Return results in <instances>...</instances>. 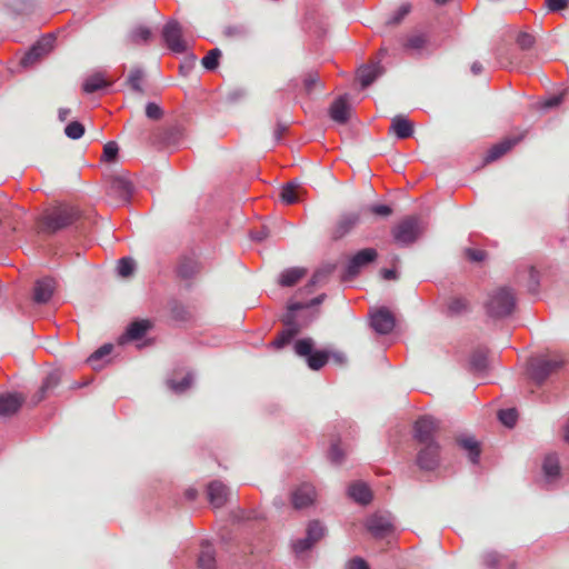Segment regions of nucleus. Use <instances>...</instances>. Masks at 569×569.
I'll list each match as a JSON object with an SVG mask.
<instances>
[{
    "mask_svg": "<svg viewBox=\"0 0 569 569\" xmlns=\"http://www.w3.org/2000/svg\"><path fill=\"white\" fill-rule=\"evenodd\" d=\"M78 219L79 211L74 207L59 204L43 212L40 218V228L42 231L53 233L74 223Z\"/></svg>",
    "mask_w": 569,
    "mask_h": 569,
    "instance_id": "f257e3e1",
    "label": "nucleus"
},
{
    "mask_svg": "<svg viewBox=\"0 0 569 569\" xmlns=\"http://www.w3.org/2000/svg\"><path fill=\"white\" fill-rule=\"evenodd\" d=\"M516 309V296L510 288L500 287L495 289L486 302L487 313L492 318H505Z\"/></svg>",
    "mask_w": 569,
    "mask_h": 569,
    "instance_id": "f03ea898",
    "label": "nucleus"
},
{
    "mask_svg": "<svg viewBox=\"0 0 569 569\" xmlns=\"http://www.w3.org/2000/svg\"><path fill=\"white\" fill-rule=\"evenodd\" d=\"M565 365L561 356L550 358H535L529 363L530 377L537 382L542 383L551 373L557 372Z\"/></svg>",
    "mask_w": 569,
    "mask_h": 569,
    "instance_id": "7ed1b4c3",
    "label": "nucleus"
},
{
    "mask_svg": "<svg viewBox=\"0 0 569 569\" xmlns=\"http://www.w3.org/2000/svg\"><path fill=\"white\" fill-rule=\"evenodd\" d=\"M421 232L420 220L415 216L405 218L392 229L395 241L401 246L415 242Z\"/></svg>",
    "mask_w": 569,
    "mask_h": 569,
    "instance_id": "20e7f679",
    "label": "nucleus"
},
{
    "mask_svg": "<svg viewBox=\"0 0 569 569\" xmlns=\"http://www.w3.org/2000/svg\"><path fill=\"white\" fill-rule=\"evenodd\" d=\"M56 38L52 34L39 39L21 58L20 66L30 68L48 56L54 47Z\"/></svg>",
    "mask_w": 569,
    "mask_h": 569,
    "instance_id": "39448f33",
    "label": "nucleus"
},
{
    "mask_svg": "<svg viewBox=\"0 0 569 569\" xmlns=\"http://www.w3.org/2000/svg\"><path fill=\"white\" fill-rule=\"evenodd\" d=\"M378 257V252L373 248H366L358 251L348 262L346 268V273L343 276L345 280H351L356 276L359 274L360 270L373 262Z\"/></svg>",
    "mask_w": 569,
    "mask_h": 569,
    "instance_id": "423d86ee",
    "label": "nucleus"
},
{
    "mask_svg": "<svg viewBox=\"0 0 569 569\" xmlns=\"http://www.w3.org/2000/svg\"><path fill=\"white\" fill-rule=\"evenodd\" d=\"M438 431L439 422L432 417H421L415 423V438L420 445L436 442L435 437Z\"/></svg>",
    "mask_w": 569,
    "mask_h": 569,
    "instance_id": "0eeeda50",
    "label": "nucleus"
},
{
    "mask_svg": "<svg viewBox=\"0 0 569 569\" xmlns=\"http://www.w3.org/2000/svg\"><path fill=\"white\" fill-rule=\"evenodd\" d=\"M162 37L168 48L173 52L181 53L186 51L187 46L182 39V30L178 22L169 21L162 30Z\"/></svg>",
    "mask_w": 569,
    "mask_h": 569,
    "instance_id": "6e6552de",
    "label": "nucleus"
},
{
    "mask_svg": "<svg viewBox=\"0 0 569 569\" xmlns=\"http://www.w3.org/2000/svg\"><path fill=\"white\" fill-rule=\"evenodd\" d=\"M440 461V447L437 442L422 445L418 455L417 463L423 470H433Z\"/></svg>",
    "mask_w": 569,
    "mask_h": 569,
    "instance_id": "1a4fd4ad",
    "label": "nucleus"
},
{
    "mask_svg": "<svg viewBox=\"0 0 569 569\" xmlns=\"http://www.w3.org/2000/svg\"><path fill=\"white\" fill-rule=\"evenodd\" d=\"M525 137V133H520L517 136H509L503 138L498 143L493 144L487 152V154L483 158V162L490 163L502 156H505L508 151H510L516 144H518Z\"/></svg>",
    "mask_w": 569,
    "mask_h": 569,
    "instance_id": "9d476101",
    "label": "nucleus"
},
{
    "mask_svg": "<svg viewBox=\"0 0 569 569\" xmlns=\"http://www.w3.org/2000/svg\"><path fill=\"white\" fill-rule=\"evenodd\" d=\"M429 43L430 37L428 32L413 30L403 38L402 48L407 52L421 54L422 51L427 50Z\"/></svg>",
    "mask_w": 569,
    "mask_h": 569,
    "instance_id": "9b49d317",
    "label": "nucleus"
},
{
    "mask_svg": "<svg viewBox=\"0 0 569 569\" xmlns=\"http://www.w3.org/2000/svg\"><path fill=\"white\" fill-rule=\"evenodd\" d=\"M133 186L126 174H114L109 180V193L119 200L128 201Z\"/></svg>",
    "mask_w": 569,
    "mask_h": 569,
    "instance_id": "f8f14e48",
    "label": "nucleus"
},
{
    "mask_svg": "<svg viewBox=\"0 0 569 569\" xmlns=\"http://www.w3.org/2000/svg\"><path fill=\"white\" fill-rule=\"evenodd\" d=\"M24 400L21 393H0V417L10 418L16 415L22 407Z\"/></svg>",
    "mask_w": 569,
    "mask_h": 569,
    "instance_id": "ddd939ff",
    "label": "nucleus"
},
{
    "mask_svg": "<svg viewBox=\"0 0 569 569\" xmlns=\"http://www.w3.org/2000/svg\"><path fill=\"white\" fill-rule=\"evenodd\" d=\"M395 317L388 309H380L371 317L372 328L380 335H387L395 328Z\"/></svg>",
    "mask_w": 569,
    "mask_h": 569,
    "instance_id": "4468645a",
    "label": "nucleus"
},
{
    "mask_svg": "<svg viewBox=\"0 0 569 569\" xmlns=\"http://www.w3.org/2000/svg\"><path fill=\"white\" fill-rule=\"evenodd\" d=\"M295 318V313L288 310V315L286 316L284 320V323L288 326V328L282 330L272 341L273 347L278 349L283 348L293 339L295 336L299 333L300 327L296 323Z\"/></svg>",
    "mask_w": 569,
    "mask_h": 569,
    "instance_id": "2eb2a0df",
    "label": "nucleus"
},
{
    "mask_svg": "<svg viewBox=\"0 0 569 569\" xmlns=\"http://www.w3.org/2000/svg\"><path fill=\"white\" fill-rule=\"evenodd\" d=\"M360 221V213L350 211L342 213L336 222L332 230V237L340 239L350 232L353 227Z\"/></svg>",
    "mask_w": 569,
    "mask_h": 569,
    "instance_id": "dca6fc26",
    "label": "nucleus"
},
{
    "mask_svg": "<svg viewBox=\"0 0 569 569\" xmlns=\"http://www.w3.org/2000/svg\"><path fill=\"white\" fill-rule=\"evenodd\" d=\"M56 289V281L50 277H44L36 281L33 287V301L37 303H47Z\"/></svg>",
    "mask_w": 569,
    "mask_h": 569,
    "instance_id": "f3484780",
    "label": "nucleus"
},
{
    "mask_svg": "<svg viewBox=\"0 0 569 569\" xmlns=\"http://www.w3.org/2000/svg\"><path fill=\"white\" fill-rule=\"evenodd\" d=\"M367 529L372 536L382 538L392 531V523L387 516L373 515L367 520Z\"/></svg>",
    "mask_w": 569,
    "mask_h": 569,
    "instance_id": "a211bd4d",
    "label": "nucleus"
},
{
    "mask_svg": "<svg viewBox=\"0 0 569 569\" xmlns=\"http://www.w3.org/2000/svg\"><path fill=\"white\" fill-rule=\"evenodd\" d=\"M151 328L152 322L148 319L134 320L128 326L124 335L120 337L119 342L124 343L129 340L141 339Z\"/></svg>",
    "mask_w": 569,
    "mask_h": 569,
    "instance_id": "6ab92c4d",
    "label": "nucleus"
},
{
    "mask_svg": "<svg viewBox=\"0 0 569 569\" xmlns=\"http://www.w3.org/2000/svg\"><path fill=\"white\" fill-rule=\"evenodd\" d=\"M316 490L313 486L303 483L292 493V505L296 509H302L313 503Z\"/></svg>",
    "mask_w": 569,
    "mask_h": 569,
    "instance_id": "aec40b11",
    "label": "nucleus"
},
{
    "mask_svg": "<svg viewBox=\"0 0 569 569\" xmlns=\"http://www.w3.org/2000/svg\"><path fill=\"white\" fill-rule=\"evenodd\" d=\"M350 113L351 107L347 97H339L329 108L330 118L340 124H345L349 120Z\"/></svg>",
    "mask_w": 569,
    "mask_h": 569,
    "instance_id": "412c9836",
    "label": "nucleus"
},
{
    "mask_svg": "<svg viewBox=\"0 0 569 569\" xmlns=\"http://www.w3.org/2000/svg\"><path fill=\"white\" fill-rule=\"evenodd\" d=\"M229 490L224 483L214 480L208 486V498L213 508H221L228 501Z\"/></svg>",
    "mask_w": 569,
    "mask_h": 569,
    "instance_id": "4be33fe9",
    "label": "nucleus"
},
{
    "mask_svg": "<svg viewBox=\"0 0 569 569\" xmlns=\"http://www.w3.org/2000/svg\"><path fill=\"white\" fill-rule=\"evenodd\" d=\"M390 130L399 139H407L413 133V123L407 117L398 114L392 118Z\"/></svg>",
    "mask_w": 569,
    "mask_h": 569,
    "instance_id": "5701e85b",
    "label": "nucleus"
},
{
    "mask_svg": "<svg viewBox=\"0 0 569 569\" xmlns=\"http://www.w3.org/2000/svg\"><path fill=\"white\" fill-rule=\"evenodd\" d=\"M60 380L61 373L58 370L48 373L39 391L32 397V401L36 405L42 401L47 397V393L53 390L60 383Z\"/></svg>",
    "mask_w": 569,
    "mask_h": 569,
    "instance_id": "b1692460",
    "label": "nucleus"
},
{
    "mask_svg": "<svg viewBox=\"0 0 569 569\" xmlns=\"http://www.w3.org/2000/svg\"><path fill=\"white\" fill-rule=\"evenodd\" d=\"M200 272V264L193 258H182L177 267L178 276L183 280H192Z\"/></svg>",
    "mask_w": 569,
    "mask_h": 569,
    "instance_id": "393cba45",
    "label": "nucleus"
},
{
    "mask_svg": "<svg viewBox=\"0 0 569 569\" xmlns=\"http://www.w3.org/2000/svg\"><path fill=\"white\" fill-rule=\"evenodd\" d=\"M383 72L379 63L361 67L358 71L360 83L363 88L369 87Z\"/></svg>",
    "mask_w": 569,
    "mask_h": 569,
    "instance_id": "a878e982",
    "label": "nucleus"
},
{
    "mask_svg": "<svg viewBox=\"0 0 569 569\" xmlns=\"http://www.w3.org/2000/svg\"><path fill=\"white\" fill-rule=\"evenodd\" d=\"M349 496L361 505H367L372 499V493L369 487L363 482H355L348 489Z\"/></svg>",
    "mask_w": 569,
    "mask_h": 569,
    "instance_id": "bb28decb",
    "label": "nucleus"
},
{
    "mask_svg": "<svg viewBox=\"0 0 569 569\" xmlns=\"http://www.w3.org/2000/svg\"><path fill=\"white\" fill-rule=\"evenodd\" d=\"M111 84V81L107 80L102 72H97L89 76L83 84L82 89L86 93H93L97 90L107 88Z\"/></svg>",
    "mask_w": 569,
    "mask_h": 569,
    "instance_id": "cd10ccee",
    "label": "nucleus"
},
{
    "mask_svg": "<svg viewBox=\"0 0 569 569\" xmlns=\"http://www.w3.org/2000/svg\"><path fill=\"white\" fill-rule=\"evenodd\" d=\"M182 134H183L182 128L180 126L176 124V126H171V127L164 129L163 131H161L158 134L157 140L160 143H163L167 146L176 144L180 140Z\"/></svg>",
    "mask_w": 569,
    "mask_h": 569,
    "instance_id": "c85d7f7f",
    "label": "nucleus"
},
{
    "mask_svg": "<svg viewBox=\"0 0 569 569\" xmlns=\"http://www.w3.org/2000/svg\"><path fill=\"white\" fill-rule=\"evenodd\" d=\"M307 273L305 268H290L281 273L280 284L283 287H292Z\"/></svg>",
    "mask_w": 569,
    "mask_h": 569,
    "instance_id": "c756f323",
    "label": "nucleus"
},
{
    "mask_svg": "<svg viewBox=\"0 0 569 569\" xmlns=\"http://www.w3.org/2000/svg\"><path fill=\"white\" fill-rule=\"evenodd\" d=\"M457 441L461 448L468 451L470 461L477 463L480 456L479 442L472 437L460 438Z\"/></svg>",
    "mask_w": 569,
    "mask_h": 569,
    "instance_id": "7c9ffc66",
    "label": "nucleus"
},
{
    "mask_svg": "<svg viewBox=\"0 0 569 569\" xmlns=\"http://www.w3.org/2000/svg\"><path fill=\"white\" fill-rule=\"evenodd\" d=\"M303 90L307 94H311L315 90H321L323 83L320 81L317 71H309L303 76Z\"/></svg>",
    "mask_w": 569,
    "mask_h": 569,
    "instance_id": "2f4dec72",
    "label": "nucleus"
},
{
    "mask_svg": "<svg viewBox=\"0 0 569 569\" xmlns=\"http://www.w3.org/2000/svg\"><path fill=\"white\" fill-rule=\"evenodd\" d=\"M151 38V31L144 26L132 29L127 36V42L138 44L140 41L147 42Z\"/></svg>",
    "mask_w": 569,
    "mask_h": 569,
    "instance_id": "473e14b6",
    "label": "nucleus"
},
{
    "mask_svg": "<svg viewBox=\"0 0 569 569\" xmlns=\"http://www.w3.org/2000/svg\"><path fill=\"white\" fill-rule=\"evenodd\" d=\"M199 567L202 569H213L216 559H214V552L213 549L207 545L203 546L201 549V552L198 558Z\"/></svg>",
    "mask_w": 569,
    "mask_h": 569,
    "instance_id": "72a5a7b5",
    "label": "nucleus"
},
{
    "mask_svg": "<svg viewBox=\"0 0 569 569\" xmlns=\"http://www.w3.org/2000/svg\"><path fill=\"white\" fill-rule=\"evenodd\" d=\"M329 360V355L326 351H316L309 355L307 363L310 369L319 370L326 366Z\"/></svg>",
    "mask_w": 569,
    "mask_h": 569,
    "instance_id": "f704fd0d",
    "label": "nucleus"
},
{
    "mask_svg": "<svg viewBox=\"0 0 569 569\" xmlns=\"http://www.w3.org/2000/svg\"><path fill=\"white\" fill-rule=\"evenodd\" d=\"M543 472L547 477H557L560 472L559 459L556 455H548L545 458Z\"/></svg>",
    "mask_w": 569,
    "mask_h": 569,
    "instance_id": "c9c22d12",
    "label": "nucleus"
},
{
    "mask_svg": "<svg viewBox=\"0 0 569 569\" xmlns=\"http://www.w3.org/2000/svg\"><path fill=\"white\" fill-rule=\"evenodd\" d=\"M298 189L299 184L295 182H289L286 186H283L281 190V199L287 204H292L298 201Z\"/></svg>",
    "mask_w": 569,
    "mask_h": 569,
    "instance_id": "e433bc0d",
    "label": "nucleus"
},
{
    "mask_svg": "<svg viewBox=\"0 0 569 569\" xmlns=\"http://www.w3.org/2000/svg\"><path fill=\"white\" fill-rule=\"evenodd\" d=\"M143 71L140 68H133L130 70L127 83L130 88L137 92H143L142 89Z\"/></svg>",
    "mask_w": 569,
    "mask_h": 569,
    "instance_id": "4c0bfd02",
    "label": "nucleus"
},
{
    "mask_svg": "<svg viewBox=\"0 0 569 569\" xmlns=\"http://www.w3.org/2000/svg\"><path fill=\"white\" fill-rule=\"evenodd\" d=\"M221 57V51L218 48L210 50L201 60L203 68L207 70H214L219 64V58Z\"/></svg>",
    "mask_w": 569,
    "mask_h": 569,
    "instance_id": "58836bf2",
    "label": "nucleus"
},
{
    "mask_svg": "<svg viewBox=\"0 0 569 569\" xmlns=\"http://www.w3.org/2000/svg\"><path fill=\"white\" fill-rule=\"evenodd\" d=\"M192 383V375L187 373L180 381H176L173 379L168 380L167 385L168 387L176 393H182L188 388H190Z\"/></svg>",
    "mask_w": 569,
    "mask_h": 569,
    "instance_id": "ea45409f",
    "label": "nucleus"
},
{
    "mask_svg": "<svg viewBox=\"0 0 569 569\" xmlns=\"http://www.w3.org/2000/svg\"><path fill=\"white\" fill-rule=\"evenodd\" d=\"M313 341L311 338H303L295 343V351L300 357H309L312 353Z\"/></svg>",
    "mask_w": 569,
    "mask_h": 569,
    "instance_id": "a19ab883",
    "label": "nucleus"
},
{
    "mask_svg": "<svg viewBox=\"0 0 569 569\" xmlns=\"http://www.w3.org/2000/svg\"><path fill=\"white\" fill-rule=\"evenodd\" d=\"M136 263L131 258H121L118 262V273L122 278H128L133 274Z\"/></svg>",
    "mask_w": 569,
    "mask_h": 569,
    "instance_id": "79ce46f5",
    "label": "nucleus"
},
{
    "mask_svg": "<svg viewBox=\"0 0 569 569\" xmlns=\"http://www.w3.org/2000/svg\"><path fill=\"white\" fill-rule=\"evenodd\" d=\"M498 418L503 426L512 428L517 422L518 415L516 409H502L498 412Z\"/></svg>",
    "mask_w": 569,
    "mask_h": 569,
    "instance_id": "37998d69",
    "label": "nucleus"
},
{
    "mask_svg": "<svg viewBox=\"0 0 569 569\" xmlns=\"http://www.w3.org/2000/svg\"><path fill=\"white\" fill-rule=\"evenodd\" d=\"M325 529L318 521H312L307 528V537L313 543L319 541L323 537Z\"/></svg>",
    "mask_w": 569,
    "mask_h": 569,
    "instance_id": "c03bdc74",
    "label": "nucleus"
},
{
    "mask_svg": "<svg viewBox=\"0 0 569 569\" xmlns=\"http://www.w3.org/2000/svg\"><path fill=\"white\" fill-rule=\"evenodd\" d=\"M112 350H113V345L106 343V345L101 346L98 350H96L88 358L87 361L92 366V368H96V362L99 361L100 359H102L103 357L110 355Z\"/></svg>",
    "mask_w": 569,
    "mask_h": 569,
    "instance_id": "a18cd8bd",
    "label": "nucleus"
},
{
    "mask_svg": "<svg viewBox=\"0 0 569 569\" xmlns=\"http://www.w3.org/2000/svg\"><path fill=\"white\" fill-rule=\"evenodd\" d=\"M64 133L68 138L77 140L83 136L84 127L78 121H72L66 127Z\"/></svg>",
    "mask_w": 569,
    "mask_h": 569,
    "instance_id": "49530a36",
    "label": "nucleus"
},
{
    "mask_svg": "<svg viewBox=\"0 0 569 569\" xmlns=\"http://www.w3.org/2000/svg\"><path fill=\"white\" fill-rule=\"evenodd\" d=\"M118 144L114 141H109L103 147L102 158L104 161L111 162L114 161L118 156Z\"/></svg>",
    "mask_w": 569,
    "mask_h": 569,
    "instance_id": "de8ad7c7",
    "label": "nucleus"
},
{
    "mask_svg": "<svg viewBox=\"0 0 569 569\" xmlns=\"http://www.w3.org/2000/svg\"><path fill=\"white\" fill-rule=\"evenodd\" d=\"M333 271L332 266L325 267L322 269H319L315 272L312 276L309 286H316L322 281H325Z\"/></svg>",
    "mask_w": 569,
    "mask_h": 569,
    "instance_id": "09e8293b",
    "label": "nucleus"
},
{
    "mask_svg": "<svg viewBox=\"0 0 569 569\" xmlns=\"http://www.w3.org/2000/svg\"><path fill=\"white\" fill-rule=\"evenodd\" d=\"M146 116L151 120H160L163 111L156 102H148L146 106Z\"/></svg>",
    "mask_w": 569,
    "mask_h": 569,
    "instance_id": "8fccbe9b",
    "label": "nucleus"
},
{
    "mask_svg": "<svg viewBox=\"0 0 569 569\" xmlns=\"http://www.w3.org/2000/svg\"><path fill=\"white\" fill-rule=\"evenodd\" d=\"M345 452L340 448L339 442H333L330 447L329 458L331 462L339 465L343 461Z\"/></svg>",
    "mask_w": 569,
    "mask_h": 569,
    "instance_id": "3c124183",
    "label": "nucleus"
},
{
    "mask_svg": "<svg viewBox=\"0 0 569 569\" xmlns=\"http://www.w3.org/2000/svg\"><path fill=\"white\" fill-rule=\"evenodd\" d=\"M325 296L321 295L315 299H312L310 302L308 303H302V302H293V303H290L288 309L290 312H296L298 310H301V309H305V308H309V307H312V306H316V305H319L322 302Z\"/></svg>",
    "mask_w": 569,
    "mask_h": 569,
    "instance_id": "603ef678",
    "label": "nucleus"
},
{
    "mask_svg": "<svg viewBox=\"0 0 569 569\" xmlns=\"http://www.w3.org/2000/svg\"><path fill=\"white\" fill-rule=\"evenodd\" d=\"M517 43L523 50L530 49L535 43V37L527 32H520L517 37Z\"/></svg>",
    "mask_w": 569,
    "mask_h": 569,
    "instance_id": "864d4df0",
    "label": "nucleus"
},
{
    "mask_svg": "<svg viewBox=\"0 0 569 569\" xmlns=\"http://www.w3.org/2000/svg\"><path fill=\"white\" fill-rule=\"evenodd\" d=\"M546 6L549 11L558 12L569 8V0H546Z\"/></svg>",
    "mask_w": 569,
    "mask_h": 569,
    "instance_id": "5fc2aeb1",
    "label": "nucleus"
},
{
    "mask_svg": "<svg viewBox=\"0 0 569 569\" xmlns=\"http://www.w3.org/2000/svg\"><path fill=\"white\" fill-rule=\"evenodd\" d=\"M468 309V302L463 298H455L449 303V310L453 313H460Z\"/></svg>",
    "mask_w": 569,
    "mask_h": 569,
    "instance_id": "6e6d98bb",
    "label": "nucleus"
},
{
    "mask_svg": "<svg viewBox=\"0 0 569 569\" xmlns=\"http://www.w3.org/2000/svg\"><path fill=\"white\" fill-rule=\"evenodd\" d=\"M368 211L380 217H389L392 213L391 207L387 204H373L368 208Z\"/></svg>",
    "mask_w": 569,
    "mask_h": 569,
    "instance_id": "4d7b16f0",
    "label": "nucleus"
},
{
    "mask_svg": "<svg viewBox=\"0 0 569 569\" xmlns=\"http://www.w3.org/2000/svg\"><path fill=\"white\" fill-rule=\"evenodd\" d=\"M470 363L473 369L476 370H482L486 368V356L483 352H475L471 357Z\"/></svg>",
    "mask_w": 569,
    "mask_h": 569,
    "instance_id": "13d9d810",
    "label": "nucleus"
},
{
    "mask_svg": "<svg viewBox=\"0 0 569 569\" xmlns=\"http://www.w3.org/2000/svg\"><path fill=\"white\" fill-rule=\"evenodd\" d=\"M466 257L473 262L483 261L486 258V252L483 250L468 248L465 250Z\"/></svg>",
    "mask_w": 569,
    "mask_h": 569,
    "instance_id": "bf43d9fd",
    "label": "nucleus"
},
{
    "mask_svg": "<svg viewBox=\"0 0 569 569\" xmlns=\"http://www.w3.org/2000/svg\"><path fill=\"white\" fill-rule=\"evenodd\" d=\"M313 545L315 543L306 537L305 539H300L295 542L293 550L296 553H301L309 550Z\"/></svg>",
    "mask_w": 569,
    "mask_h": 569,
    "instance_id": "052dcab7",
    "label": "nucleus"
},
{
    "mask_svg": "<svg viewBox=\"0 0 569 569\" xmlns=\"http://www.w3.org/2000/svg\"><path fill=\"white\" fill-rule=\"evenodd\" d=\"M410 12V6L408 4H402L396 12V14L393 16V18L391 19V23H395V24H398L400 23V21Z\"/></svg>",
    "mask_w": 569,
    "mask_h": 569,
    "instance_id": "680f3d73",
    "label": "nucleus"
},
{
    "mask_svg": "<svg viewBox=\"0 0 569 569\" xmlns=\"http://www.w3.org/2000/svg\"><path fill=\"white\" fill-rule=\"evenodd\" d=\"M347 569H369V566L362 558H355L348 562Z\"/></svg>",
    "mask_w": 569,
    "mask_h": 569,
    "instance_id": "e2e57ef3",
    "label": "nucleus"
},
{
    "mask_svg": "<svg viewBox=\"0 0 569 569\" xmlns=\"http://www.w3.org/2000/svg\"><path fill=\"white\" fill-rule=\"evenodd\" d=\"M287 130H288L287 124L281 123V122L277 123V126L273 130V139H274L276 143L280 142L283 134L287 132Z\"/></svg>",
    "mask_w": 569,
    "mask_h": 569,
    "instance_id": "0e129e2a",
    "label": "nucleus"
},
{
    "mask_svg": "<svg viewBox=\"0 0 569 569\" xmlns=\"http://www.w3.org/2000/svg\"><path fill=\"white\" fill-rule=\"evenodd\" d=\"M251 237L256 241H262L269 237V230L266 227H261L258 230H253Z\"/></svg>",
    "mask_w": 569,
    "mask_h": 569,
    "instance_id": "69168bd1",
    "label": "nucleus"
},
{
    "mask_svg": "<svg viewBox=\"0 0 569 569\" xmlns=\"http://www.w3.org/2000/svg\"><path fill=\"white\" fill-rule=\"evenodd\" d=\"M563 100V93H560V94H557V96H553L549 99H547L543 103V106L546 108H553V107H557L559 106Z\"/></svg>",
    "mask_w": 569,
    "mask_h": 569,
    "instance_id": "338daca9",
    "label": "nucleus"
},
{
    "mask_svg": "<svg viewBox=\"0 0 569 569\" xmlns=\"http://www.w3.org/2000/svg\"><path fill=\"white\" fill-rule=\"evenodd\" d=\"M500 556L497 552H489L485 556V561L489 566H495L499 562Z\"/></svg>",
    "mask_w": 569,
    "mask_h": 569,
    "instance_id": "774afa93",
    "label": "nucleus"
}]
</instances>
